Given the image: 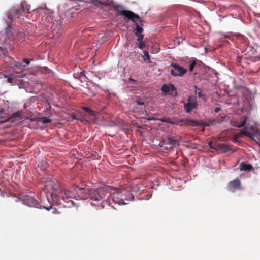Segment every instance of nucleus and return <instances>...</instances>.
<instances>
[{"instance_id":"obj_4","label":"nucleus","mask_w":260,"mask_h":260,"mask_svg":"<svg viewBox=\"0 0 260 260\" xmlns=\"http://www.w3.org/2000/svg\"><path fill=\"white\" fill-rule=\"evenodd\" d=\"M177 141L172 137H167L159 143V146L165 150H171L176 145Z\"/></svg>"},{"instance_id":"obj_42","label":"nucleus","mask_w":260,"mask_h":260,"mask_svg":"<svg viewBox=\"0 0 260 260\" xmlns=\"http://www.w3.org/2000/svg\"><path fill=\"white\" fill-rule=\"evenodd\" d=\"M236 35L237 36H241V34H237Z\"/></svg>"},{"instance_id":"obj_38","label":"nucleus","mask_w":260,"mask_h":260,"mask_svg":"<svg viewBox=\"0 0 260 260\" xmlns=\"http://www.w3.org/2000/svg\"><path fill=\"white\" fill-rule=\"evenodd\" d=\"M129 81H132V82H136V81H135L134 79H132V78H130L129 79Z\"/></svg>"},{"instance_id":"obj_13","label":"nucleus","mask_w":260,"mask_h":260,"mask_svg":"<svg viewBox=\"0 0 260 260\" xmlns=\"http://www.w3.org/2000/svg\"><path fill=\"white\" fill-rule=\"evenodd\" d=\"M22 12L21 10H19L18 9H12L9 12L8 18L11 20L14 18H17L20 21L24 20V18L21 14Z\"/></svg>"},{"instance_id":"obj_23","label":"nucleus","mask_w":260,"mask_h":260,"mask_svg":"<svg viewBox=\"0 0 260 260\" xmlns=\"http://www.w3.org/2000/svg\"><path fill=\"white\" fill-rule=\"evenodd\" d=\"M195 88V93L196 94L198 95V96L200 98H204L205 95L202 93V90L200 88H198L196 86H194Z\"/></svg>"},{"instance_id":"obj_28","label":"nucleus","mask_w":260,"mask_h":260,"mask_svg":"<svg viewBox=\"0 0 260 260\" xmlns=\"http://www.w3.org/2000/svg\"><path fill=\"white\" fill-rule=\"evenodd\" d=\"M161 121L168 123H173L171 119L170 118H163L161 119Z\"/></svg>"},{"instance_id":"obj_37","label":"nucleus","mask_w":260,"mask_h":260,"mask_svg":"<svg viewBox=\"0 0 260 260\" xmlns=\"http://www.w3.org/2000/svg\"><path fill=\"white\" fill-rule=\"evenodd\" d=\"M220 110H221V108H219V107H216V108H215V109H214V112H215V113H218L219 111H220Z\"/></svg>"},{"instance_id":"obj_40","label":"nucleus","mask_w":260,"mask_h":260,"mask_svg":"<svg viewBox=\"0 0 260 260\" xmlns=\"http://www.w3.org/2000/svg\"><path fill=\"white\" fill-rule=\"evenodd\" d=\"M4 112V110L3 109H2L0 110V114L3 113Z\"/></svg>"},{"instance_id":"obj_11","label":"nucleus","mask_w":260,"mask_h":260,"mask_svg":"<svg viewBox=\"0 0 260 260\" xmlns=\"http://www.w3.org/2000/svg\"><path fill=\"white\" fill-rule=\"evenodd\" d=\"M208 145L210 148L215 149L217 151H222V152H227L231 150L229 147L225 144H221L219 143H214L212 141L209 142Z\"/></svg>"},{"instance_id":"obj_17","label":"nucleus","mask_w":260,"mask_h":260,"mask_svg":"<svg viewBox=\"0 0 260 260\" xmlns=\"http://www.w3.org/2000/svg\"><path fill=\"white\" fill-rule=\"evenodd\" d=\"M135 25L136 27L134 30V32L135 36L137 37V38H139V37L140 36H144L142 34L143 31V29L140 27L137 23H136Z\"/></svg>"},{"instance_id":"obj_14","label":"nucleus","mask_w":260,"mask_h":260,"mask_svg":"<svg viewBox=\"0 0 260 260\" xmlns=\"http://www.w3.org/2000/svg\"><path fill=\"white\" fill-rule=\"evenodd\" d=\"M189 70L190 72H192L195 67H200L202 62L196 58H192L189 60Z\"/></svg>"},{"instance_id":"obj_15","label":"nucleus","mask_w":260,"mask_h":260,"mask_svg":"<svg viewBox=\"0 0 260 260\" xmlns=\"http://www.w3.org/2000/svg\"><path fill=\"white\" fill-rule=\"evenodd\" d=\"M86 118L88 120L92 122H95L98 121L99 117L97 116V114L93 111H90V113L86 116ZM87 121V120H86Z\"/></svg>"},{"instance_id":"obj_9","label":"nucleus","mask_w":260,"mask_h":260,"mask_svg":"<svg viewBox=\"0 0 260 260\" xmlns=\"http://www.w3.org/2000/svg\"><path fill=\"white\" fill-rule=\"evenodd\" d=\"M10 28V24H8L6 32L4 33L0 32V44L5 45L9 43L10 41V36L12 34Z\"/></svg>"},{"instance_id":"obj_21","label":"nucleus","mask_w":260,"mask_h":260,"mask_svg":"<svg viewBox=\"0 0 260 260\" xmlns=\"http://www.w3.org/2000/svg\"><path fill=\"white\" fill-rule=\"evenodd\" d=\"M179 121L180 122H184L185 123H186L187 124L189 125L194 126V125H198V122L196 121L192 120V119H181V120H180Z\"/></svg>"},{"instance_id":"obj_29","label":"nucleus","mask_w":260,"mask_h":260,"mask_svg":"<svg viewBox=\"0 0 260 260\" xmlns=\"http://www.w3.org/2000/svg\"><path fill=\"white\" fill-rule=\"evenodd\" d=\"M0 50L2 52L3 54L5 56L7 55L8 51L6 49H5L3 47H0Z\"/></svg>"},{"instance_id":"obj_22","label":"nucleus","mask_w":260,"mask_h":260,"mask_svg":"<svg viewBox=\"0 0 260 260\" xmlns=\"http://www.w3.org/2000/svg\"><path fill=\"white\" fill-rule=\"evenodd\" d=\"M99 3L105 6H111L113 4V0H100Z\"/></svg>"},{"instance_id":"obj_7","label":"nucleus","mask_w":260,"mask_h":260,"mask_svg":"<svg viewBox=\"0 0 260 260\" xmlns=\"http://www.w3.org/2000/svg\"><path fill=\"white\" fill-rule=\"evenodd\" d=\"M171 67L173 68V69L170 71L171 74L174 77H182L187 72L186 69L181 67L178 64L172 63Z\"/></svg>"},{"instance_id":"obj_35","label":"nucleus","mask_w":260,"mask_h":260,"mask_svg":"<svg viewBox=\"0 0 260 260\" xmlns=\"http://www.w3.org/2000/svg\"><path fill=\"white\" fill-rule=\"evenodd\" d=\"M136 102H137V104L139 105H144V103L143 102L141 101V100H137Z\"/></svg>"},{"instance_id":"obj_2","label":"nucleus","mask_w":260,"mask_h":260,"mask_svg":"<svg viewBox=\"0 0 260 260\" xmlns=\"http://www.w3.org/2000/svg\"><path fill=\"white\" fill-rule=\"evenodd\" d=\"M89 197L91 200L96 202L101 201V206L103 208L106 205L111 204L110 200L118 204H124L125 200L134 199V196L128 193L125 188L122 189H113L108 186H103L99 188L92 189L89 191Z\"/></svg>"},{"instance_id":"obj_39","label":"nucleus","mask_w":260,"mask_h":260,"mask_svg":"<svg viewBox=\"0 0 260 260\" xmlns=\"http://www.w3.org/2000/svg\"><path fill=\"white\" fill-rule=\"evenodd\" d=\"M117 8H123V6H121V5H118V6H117Z\"/></svg>"},{"instance_id":"obj_30","label":"nucleus","mask_w":260,"mask_h":260,"mask_svg":"<svg viewBox=\"0 0 260 260\" xmlns=\"http://www.w3.org/2000/svg\"><path fill=\"white\" fill-rule=\"evenodd\" d=\"M71 117L72 119H75V120H80L82 122L83 121V119H80L78 116H76V115H72L71 116Z\"/></svg>"},{"instance_id":"obj_20","label":"nucleus","mask_w":260,"mask_h":260,"mask_svg":"<svg viewBox=\"0 0 260 260\" xmlns=\"http://www.w3.org/2000/svg\"><path fill=\"white\" fill-rule=\"evenodd\" d=\"M21 10L22 12H26L29 13L30 12V6L27 5L26 3L24 2L21 4V9H18Z\"/></svg>"},{"instance_id":"obj_31","label":"nucleus","mask_w":260,"mask_h":260,"mask_svg":"<svg viewBox=\"0 0 260 260\" xmlns=\"http://www.w3.org/2000/svg\"><path fill=\"white\" fill-rule=\"evenodd\" d=\"M23 63H25V64L23 65V66L25 67L29 64L30 61L26 58H24L23 59Z\"/></svg>"},{"instance_id":"obj_18","label":"nucleus","mask_w":260,"mask_h":260,"mask_svg":"<svg viewBox=\"0 0 260 260\" xmlns=\"http://www.w3.org/2000/svg\"><path fill=\"white\" fill-rule=\"evenodd\" d=\"M16 118H18V119H22V113L21 112H16L13 113L10 116L9 120L13 121L12 119H15Z\"/></svg>"},{"instance_id":"obj_33","label":"nucleus","mask_w":260,"mask_h":260,"mask_svg":"<svg viewBox=\"0 0 260 260\" xmlns=\"http://www.w3.org/2000/svg\"><path fill=\"white\" fill-rule=\"evenodd\" d=\"M83 109L87 113H88V114H89L90 113V111H91L92 110H91L88 107H83Z\"/></svg>"},{"instance_id":"obj_5","label":"nucleus","mask_w":260,"mask_h":260,"mask_svg":"<svg viewBox=\"0 0 260 260\" xmlns=\"http://www.w3.org/2000/svg\"><path fill=\"white\" fill-rule=\"evenodd\" d=\"M117 10L119 12V14L124 16L128 20L135 23V24L137 23V20H139L140 22H142V19H141L140 16L130 10H119L118 9Z\"/></svg>"},{"instance_id":"obj_19","label":"nucleus","mask_w":260,"mask_h":260,"mask_svg":"<svg viewBox=\"0 0 260 260\" xmlns=\"http://www.w3.org/2000/svg\"><path fill=\"white\" fill-rule=\"evenodd\" d=\"M240 168L241 171H250L252 169V167L250 164L242 162L240 164Z\"/></svg>"},{"instance_id":"obj_32","label":"nucleus","mask_w":260,"mask_h":260,"mask_svg":"<svg viewBox=\"0 0 260 260\" xmlns=\"http://www.w3.org/2000/svg\"><path fill=\"white\" fill-rule=\"evenodd\" d=\"M14 78L12 76H8L7 77V82L8 83H12L13 81Z\"/></svg>"},{"instance_id":"obj_34","label":"nucleus","mask_w":260,"mask_h":260,"mask_svg":"<svg viewBox=\"0 0 260 260\" xmlns=\"http://www.w3.org/2000/svg\"><path fill=\"white\" fill-rule=\"evenodd\" d=\"M239 138V135L236 134L234 136L233 138V142H237L238 138Z\"/></svg>"},{"instance_id":"obj_36","label":"nucleus","mask_w":260,"mask_h":260,"mask_svg":"<svg viewBox=\"0 0 260 260\" xmlns=\"http://www.w3.org/2000/svg\"><path fill=\"white\" fill-rule=\"evenodd\" d=\"M14 65L17 67H20L22 66V63L19 62H16Z\"/></svg>"},{"instance_id":"obj_3","label":"nucleus","mask_w":260,"mask_h":260,"mask_svg":"<svg viewBox=\"0 0 260 260\" xmlns=\"http://www.w3.org/2000/svg\"><path fill=\"white\" fill-rule=\"evenodd\" d=\"M12 196L17 198V199L15 200L16 202L21 201L23 204L28 207L42 208L41 205H40L39 202L31 196L21 194L19 196H16L15 194H12Z\"/></svg>"},{"instance_id":"obj_12","label":"nucleus","mask_w":260,"mask_h":260,"mask_svg":"<svg viewBox=\"0 0 260 260\" xmlns=\"http://www.w3.org/2000/svg\"><path fill=\"white\" fill-rule=\"evenodd\" d=\"M228 189L229 191L234 192L236 190H239L241 188V184L238 179H236L230 181L228 185Z\"/></svg>"},{"instance_id":"obj_41","label":"nucleus","mask_w":260,"mask_h":260,"mask_svg":"<svg viewBox=\"0 0 260 260\" xmlns=\"http://www.w3.org/2000/svg\"><path fill=\"white\" fill-rule=\"evenodd\" d=\"M46 19H48V21H49L50 20H52V18H51V17H47Z\"/></svg>"},{"instance_id":"obj_10","label":"nucleus","mask_w":260,"mask_h":260,"mask_svg":"<svg viewBox=\"0 0 260 260\" xmlns=\"http://www.w3.org/2000/svg\"><path fill=\"white\" fill-rule=\"evenodd\" d=\"M161 91L164 94H169L173 97L177 95L176 88L172 84H164L161 87Z\"/></svg>"},{"instance_id":"obj_1","label":"nucleus","mask_w":260,"mask_h":260,"mask_svg":"<svg viewBox=\"0 0 260 260\" xmlns=\"http://www.w3.org/2000/svg\"><path fill=\"white\" fill-rule=\"evenodd\" d=\"M43 187L47 200L50 203L49 207L43 206L42 208L49 211L54 204L62 205L64 207H71L74 205L72 199L84 200L89 197L85 188L75 187L72 190H69L64 187H58L54 179H45Z\"/></svg>"},{"instance_id":"obj_8","label":"nucleus","mask_w":260,"mask_h":260,"mask_svg":"<svg viewBox=\"0 0 260 260\" xmlns=\"http://www.w3.org/2000/svg\"><path fill=\"white\" fill-rule=\"evenodd\" d=\"M251 132L248 131L247 127H244L240 130V133L243 134L252 140H255V137H257L259 135L258 131L253 126H250V128Z\"/></svg>"},{"instance_id":"obj_25","label":"nucleus","mask_w":260,"mask_h":260,"mask_svg":"<svg viewBox=\"0 0 260 260\" xmlns=\"http://www.w3.org/2000/svg\"><path fill=\"white\" fill-rule=\"evenodd\" d=\"M216 124V120H212L204 122V125L205 126H210L211 125H215Z\"/></svg>"},{"instance_id":"obj_26","label":"nucleus","mask_w":260,"mask_h":260,"mask_svg":"<svg viewBox=\"0 0 260 260\" xmlns=\"http://www.w3.org/2000/svg\"><path fill=\"white\" fill-rule=\"evenodd\" d=\"M40 121L43 124H47L51 122V120L46 117L41 118Z\"/></svg>"},{"instance_id":"obj_27","label":"nucleus","mask_w":260,"mask_h":260,"mask_svg":"<svg viewBox=\"0 0 260 260\" xmlns=\"http://www.w3.org/2000/svg\"><path fill=\"white\" fill-rule=\"evenodd\" d=\"M246 121H247L246 118L244 117V118L243 119L242 122L240 124L236 125V126H237L238 127H242L244 126L246 124Z\"/></svg>"},{"instance_id":"obj_6","label":"nucleus","mask_w":260,"mask_h":260,"mask_svg":"<svg viewBox=\"0 0 260 260\" xmlns=\"http://www.w3.org/2000/svg\"><path fill=\"white\" fill-rule=\"evenodd\" d=\"M198 106V103L196 98L192 96H189L187 102L184 103V109L187 113L190 112L193 109H196Z\"/></svg>"},{"instance_id":"obj_16","label":"nucleus","mask_w":260,"mask_h":260,"mask_svg":"<svg viewBox=\"0 0 260 260\" xmlns=\"http://www.w3.org/2000/svg\"><path fill=\"white\" fill-rule=\"evenodd\" d=\"M144 36H140L137 38V42L136 43L137 47L140 49H143L146 47V43L143 41Z\"/></svg>"},{"instance_id":"obj_24","label":"nucleus","mask_w":260,"mask_h":260,"mask_svg":"<svg viewBox=\"0 0 260 260\" xmlns=\"http://www.w3.org/2000/svg\"><path fill=\"white\" fill-rule=\"evenodd\" d=\"M144 55L143 56V58L144 61H147L149 62H150V57L149 54V53L147 51L144 50L143 51Z\"/></svg>"}]
</instances>
